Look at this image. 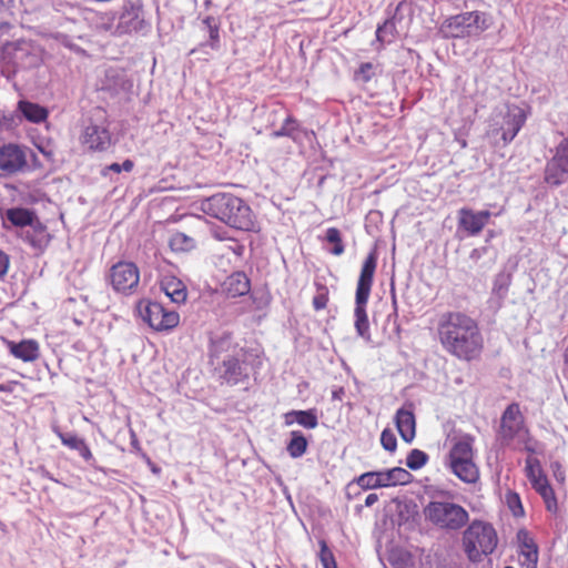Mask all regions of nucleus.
<instances>
[{"mask_svg": "<svg viewBox=\"0 0 568 568\" xmlns=\"http://www.w3.org/2000/svg\"><path fill=\"white\" fill-rule=\"evenodd\" d=\"M437 334L443 348L463 359L476 358L483 348V337L475 320L462 312H447L440 315Z\"/></svg>", "mask_w": 568, "mask_h": 568, "instance_id": "f257e3e1", "label": "nucleus"}, {"mask_svg": "<svg viewBox=\"0 0 568 568\" xmlns=\"http://www.w3.org/2000/svg\"><path fill=\"white\" fill-rule=\"evenodd\" d=\"M202 211L230 226L250 231L254 226L251 207L232 194H215L202 202Z\"/></svg>", "mask_w": 568, "mask_h": 568, "instance_id": "f03ea898", "label": "nucleus"}, {"mask_svg": "<svg viewBox=\"0 0 568 568\" xmlns=\"http://www.w3.org/2000/svg\"><path fill=\"white\" fill-rule=\"evenodd\" d=\"M529 111L518 104H504L491 113L488 121L487 136L500 135L504 145L509 144L524 126Z\"/></svg>", "mask_w": 568, "mask_h": 568, "instance_id": "7ed1b4c3", "label": "nucleus"}, {"mask_svg": "<svg viewBox=\"0 0 568 568\" xmlns=\"http://www.w3.org/2000/svg\"><path fill=\"white\" fill-rule=\"evenodd\" d=\"M498 545V536L491 524L474 520L463 534V548L467 558L479 562L485 556L493 554Z\"/></svg>", "mask_w": 568, "mask_h": 568, "instance_id": "20e7f679", "label": "nucleus"}, {"mask_svg": "<svg viewBox=\"0 0 568 568\" xmlns=\"http://www.w3.org/2000/svg\"><path fill=\"white\" fill-rule=\"evenodd\" d=\"M423 515L434 527L447 531H457L469 520L468 511L453 501H429L424 507Z\"/></svg>", "mask_w": 568, "mask_h": 568, "instance_id": "39448f33", "label": "nucleus"}, {"mask_svg": "<svg viewBox=\"0 0 568 568\" xmlns=\"http://www.w3.org/2000/svg\"><path fill=\"white\" fill-rule=\"evenodd\" d=\"M494 23L493 17L483 11H469L445 20L442 31L450 38H479Z\"/></svg>", "mask_w": 568, "mask_h": 568, "instance_id": "423d86ee", "label": "nucleus"}, {"mask_svg": "<svg viewBox=\"0 0 568 568\" xmlns=\"http://www.w3.org/2000/svg\"><path fill=\"white\" fill-rule=\"evenodd\" d=\"M473 445L474 437L464 435L454 442L448 455L450 470L467 484H475L479 479V469L474 463Z\"/></svg>", "mask_w": 568, "mask_h": 568, "instance_id": "0eeeda50", "label": "nucleus"}, {"mask_svg": "<svg viewBox=\"0 0 568 568\" xmlns=\"http://www.w3.org/2000/svg\"><path fill=\"white\" fill-rule=\"evenodd\" d=\"M498 437L504 445L517 443L524 445L526 450L535 452V448L530 445L529 432L517 403L508 405L504 410L500 418Z\"/></svg>", "mask_w": 568, "mask_h": 568, "instance_id": "6e6552de", "label": "nucleus"}, {"mask_svg": "<svg viewBox=\"0 0 568 568\" xmlns=\"http://www.w3.org/2000/svg\"><path fill=\"white\" fill-rule=\"evenodd\" d=\"M136 310L141 318L155 331H170L180 322L176 312L164 308L158 302L142 300L138 303Z\"/></svg>", "mask_w": 568, "mask_h": 568, "instance_id": "1a4fd4ad", "label": "nucleus"}, {"mask_svg": "<svg viewBox=\"0 0 568 568\" xmlns=\"http://www.w3.org/2000/svg\"><path fill=\"white\" fill-rule=\"evenodd\" d=\"M108 278L115 292L133 294L140 283V270L133 262L120 261L110 268Z\"/></svg>", "mask_w": 568, "mask_h": 568, "instance_id": "9d476101", "label": "nucleus"}, {"mask_svg": "<svg viewBox=\"0 0 568 568\" xmlns=\"http://www.w3.org/2000/svg\"><path fill=\"white\" fill-rule=\"evenodd\" d=\"M568 179V136L555 150L545 169V181L551 185H560Z\"/></svg>", "mask_w": 568, "mask_h": 568, "instance_id": "9b49d317", "label": "nucleus"}, {"mask_svg": "<svg viewBox=\"0 0 568 568\" xmlns=\"http://www.w3.org/2000/svg\"><path fill=\"white\" fill-rule=\"evenodd\" d=\"M146 27L143 11L140 6L129 3L123 7L112 36L121 37L142 31Z\"/></svg>", "mask_w": 568, "mask_h": 568, "instance_id": "f8f14e48", "label": "nucleus"}, {"mask_svg": "<svg viewBox=\"0 0 568 568\" xmlns=\"http://www.w3.org/2000/svg\"><path fill=\"white\" fill-rule=\"evenodd\" d=\"M82 143L91 151H105L112 142L106 121L91 122L81 135Z\"/></svg>", "mask_w": 568, "mask_h": 568, "instance_id": "ddd939ff", "label": "nucleus"}, {"mask_svg": "<svg viewBox=\"0 0 568 568\" xmlns=\"http://www.w3.org/2000/svg\"><path fill=\"white\" fill-rule=\"evenodd\" d=\"M244 354L237 353L236 356H229L219 368L220 378L231 385L239 384L248 377V368L245 364Z\"/></svg>", "mask_w": 568, "mask_h": 568, "instance_id": "4468645a", "label": "nucleus"}, {"mask_svg": "<svg viewBox=\"0 0 568 568\" xmlns=\"http://www.w3.org/2000/svg\"><path fill=\"white\" fill-rule=\"evenodd\" d=\"M491 216L490 211L484 210L475 212L468 207H462L458 211V226L468 235H478L488 223Z\"/></svg>", "mask_w": 568, "mask_h": 568, "instance_id": "2eb2a0df", "label": "nucleus"}, {"mask_svg": "<svg viewBox=\"0 0 568 568\" xmlns=\"http://www.w3.org/2000/svg\"><path fill=\"white\" fill-rule=\"evenodd\" d=\"M27 164L24 151L17 144L8 143L0 146V170L13 174Z\"/></svg>", "mask_w": 568, "mask_h": 568, "instance_id": "dca6fc26", "label": "nucleus"}, {"mask_svg": "<svg viewBox=\"0 0 568 568\" xmlns=\"http://www.w3.org/2000/svg\"><path fill=\"white\" fill-rule=\"evenodd\" d=\"M377 265V257L375 253L368 254L365 258L359 278L357 282L356 296L359 302H363L365 298L369 297L371 288L373 284V277Z\"/></svg>", "mask_w": 568, "mask_h": 568, "instance_id": "f3484780", "label": "nucleus"}, {"mask_svg": "<svg viewBox=\"0 0 568 568\" xmlns=\"http://www.w3.org/2000/svg\"><path fill=\"white\" fill-rule=\"evenodd\" d=\"M517 541L519 546V554L524 557V565L535 568L538 561V547L526 529H520L517 532Z\"/></svg>", "mask_w": 568, "mask_h": 568, "instance_id": "a211bd4d", "label": "nucleus"}, {"mask_svg": "<svg viewBox=\"0 0 568 568\" xmlns=\"http://www.w3.org/2000/svg\"><path fill=\"white\" fill-rule=\"evenodd\" d=\"M161 290L173 303L181 304L186 301L187 290L184 283L174 275H163L160 281Z\"/></svg>", "mask_w": 568, "mask_h": 568, "instance_id": "6ab92c4d", "label": "nucleus"}, {"mask_svg": "<svg viewBox=\"0 0 568 568\" xmlns=\"http://www.w3.org/2000/svg\"><path fill=\"white\" fill-rule=\"evenodd\" d=\"M395 423L400 437L406 443H410L416 434V422L413 410L399 408L395 416Z\"/></svg>", "mask_w": 568, "mask_h": 568, "instance_id": "aec40b11", "label": "nucleus"}, {"mask_svg": "<svg viewBox=\"0 0 568 568\" xmlns=\"http://www.w3.org/2000/svg\"><path fill=\"white\" fill-rule=\"evenodd\" d=\"M285 426L298 424L304 428L314 429L318 425V418L314 409L291 410L284 414Z\"/></svg>", "mask_w": 568, "mask_h": 568, "instance_id": "412c9836", "label": "nucleus"}, {"mask_svg": "<svg viewBox=\"0 0 568 568\" xmlns=\"http://www.w3.org/2000/svg\"><path fill=\"white\" fill-rule=\"evenodd\" d=\"M250 280L243 272L231 274L224 282V291L231 297L245 295L250 292Z\"/></svg>", "mask_w": 568, "mask_h": 568, "instance_id": "4be33fe9", "label": "nucleus"}, {"mask_svg": "<svg viewBox=\"0 0 568 568\" xmlns=\"http://www.w3.org/2000/svg\"><path fill=\"white\" fill-rule=\"evenodd\" d=\"M368 298H365L363 302H359L357 297H355V328L357 334L366 341L371 339L369 334V323L366 314V304Z\"/></svg>", "mask_w": 568, "mask_h": 568, "instance_id": "5701e85b", "label": "nucleus"}, {"mask_svg": "<svg viewBox=\"0 0 568 568\" xmlns=\"http://www.w3.org/2000/svg\"><path fill=\"white\" fill-rule=\"evenodd\" d=\"M10 352L17 358H20L24 362H32L39 356V346L37 342L28 339L18 344L12 343L10 345Z\"/></svg>", "mask_w": 568, "mask_h": 568, "instance_id": "b1692460", "label": "nucleus"}, {"mask_svg": "<svg viewBox=\"0 0 568 568\" xmlns=\"http://www.w3.org/2000/svg\"><path fill=\"white\" fill-rule=\"evenodd\" d=\"M18 111L23 118L33 123H40L48 118V111L43 106L29 101H19Z\"/></svg>", "mask_w": 568, "mask_h": 568, "instance_id": "393cba45", "label": "nucleus"}, {"mask_svg": "<svg viewBox=\"0 0 568 568\" xmlns=\"http://www.w3.org/2000/svg\"><path fill=\"white\" fill-rule=\"evenodd\" d=\"M384 479L386 483V487H392L396 485H407L412 481V474L402 468V467H394L390 469L383 470Z\"/></svg>", "mask_w": 568, "mask_h": 568, "instance_id": "a878e982", "label": "nucleus"}, {"mask_svg": "<svg viewBox=\"0 0 568 568\" xmlns=\"http://www.w3.org/2000/svg\"><path fill=\"white\" fill-rule=\"evenodd\" d=\"M307 439L298 432H291V439L286 445V450L292 458H298L303 456L307 449Z\"/></svg>", "mask_w": 568, "mask_h": 568, "instance_id": "bb28decb", "label": "nucleus"}, {"mask_svg": "<svg viewBox=\"0 0 568 568\" xmlns=\"http://www.w3.org/2000/svg\"><path fill=\"white\" fill-rule=\"evenodd\" d=\"M356 483L363 489L386 487L383 470L364 473L356 479Z\"/></svg>", "mask_w": 568, "mask_h": 568, "instance_id": "cd10ccee", "label": "nucleus"}, {"mask_svg": "<svg viewBox=\"0 0 568 568\" xmlns=\"http://www.w3.org/2000/svg\"><path fill=\"white\" fill-rule=\"evenodd\" d=\"M169 245L174 252H189L194 248L195 241L182 232H176L171 235Z\"/></svg>", "mask_w": 568, "mask_h": 568, "instance_id": "c85d7f7f", "label": "nucleus"}, {"mask_svg": "<svg viewBox=\"0 0 568 568\" xmlns=\"http://www.w3.org/2000/svg\"><path fill=\"white\" fill-rule=\"evenodd\" d=\"M298 134H300V130H298V125H297L296 121L294 119H292L291 116H287L285 119L283 125L281 126V129L273 131L271 133V136L272 138L288 136V138L293 139L294 141H297Z\"/></svg>", "mask_w": 568, "mask_h": 568, "instance_id": "c756f323", "label": "nucleus"}, {"mask_svg": "<svg viewBox=\"0 0 568 568\" xmlns=\"http://www.w3.org/2000/svg\"><path fill=\"white\" fill-rule=\"evenodd\" d=\"M7 217L17 226L30 225L33 222V214L26 209H12L7 213Z\"/></svg>", "mask_w": 568, "mask_h": 568, "instance_id": "7c9ffc66", "label": "nucleus"}, {"mask_svg": "<svg viewBox=\"0 0 568 568\" xmlns=\"http://www.w3.org/2000/svg\"><path fill=\"white\" fill-rule=\"evenodd\" d=\"M525 474L529 481H532L535 479H539L542 476H545L540 462L536 457H527L526 465H525Z\"/></svg>", "mask_w": 568, "mask_h": 568, "instance_id": "2f4dec72", "label": "nucleus"}, {"mask_svg": "<svg viewBox=\"0 0 568 568\" xmlns=\"http://www.w3.org/2000/svg\"><path fill=\"white\" fill-rule=\"evenodd\" d=\"M326 241L334 244L331 253L334 255H342L344 253V245L342 243L341 232L336 227H329L326 231Z\"/></svg>", "mask_w": 568, "mask_h": 568, "instance_id": "473e14b6", "label": "nucleus"}, {"mask_svg": "<svg viewBox=\"0 0 568 568\" xmlns=\"http://www.w3.org/2000/svg\"><path fill=\"white\" fill-rule=\"evenodd\" d=\"M428 460V456L419 450V449H413L407 458H406V465L408 468L413 470H417L422 468Z\"/></svg>", "mask_w": 568, "mask_h": 568, "instance_id": "72a5a7b5", "label": "nucleus"}, {"mask_svg": "<svg viewBox=\"0 0 568 568\" xmlns=\"http://www.w3.org/2000/svg\"><path fill=\"white\" fill-rule=\"evenodd\" d=\"M510 285V276L505 273H499L494 281L493 292L498 295L500 298L505 297L508 287Z\"/></svg>", "mask_w": 568, "mask_h": 568, "instance_id": "f704fd0d", "label": "nucleus"}, {"mask_svg": "<svg viewBox=\"0 0 568 568\" xmlns=\"http://www.w3.org/2000/svg\"><path fill=\"white\" fill-rule=\"evenodd\" d=\"M395 22L394 20H387L383 26L376 30V37L381 42H392L394 39Z\"/></svg>", "mask_w": 568, "mask_h": 568, "instance_id": "c9c22d12", "label": "nucleus"}, {"mask_svg": "<svg viewBox=\"0 0 568 568\" xmlns=\"http://www.w3.org/2000/svg\"><path fill=\"white\" fill-rule=\"evenodd\" d=\"M539 495L541 496L545 503L546 509L549 513L556 514L558 511V503L552 487L549 486L544 488V490H541Z\"/></svg>", "mask_w": 568, "mask_h": 568, "instance_id": "e433bc0d", "label": "nucleus"}, {"mask_svg": "<svg viewBox=\"0 0 568 568\" xmlns=\"http://www.w3.org/2000/svg\"><path fill=\"white\" fill-rule=\"evenodd\" d=\"M506 503L510 511L515 517L524 515V507L521 505L520 497L517 493L509 491L506 494Z\"/></svg>", "mask_w": 568, "mask_h": 568, "instance_id": "4c0bfd02", "label": "nucleus"}, {"mask_svg": "<svg viewBox=\"0 0 568 568\" xmlns=\"http://www.w3.org/2000/svg\"><path fill=\"white\" fill-rule=\"evenodd\" d=\"M57 435L59 436L64 446L73 450H79L84 443L83 438H80L71 433L57 432Z\"/></svg>", "mask_w": 568, "mask_h": 568, "instance_id": "58836bf2", "label": "nucleus"}, {"mask_svg": "<svg viewBox=\"0 0 568 568\" xmlns=\"http://www.w3.org/2000/svg\"><path fill=\"white\" fill-rule=\"evenodd\" d=\"M203 23L206 26V30L210 37V45L212 49H217L219 47V27L214 23V19L207 17L203 20Z\"/></svg>", "mask_w": 568, "mask_h": 568, "instance_id": "ea45409f", "label": "nucleus"}, {"mask_svg": "<svg viewBox=\"0 0 568 568\" xmlns=\"http://www.w3.org/2000/svg\"><path fill=\"white\" fill-rule=\"evenodd\" d=\"M320 560L324 568H337L333 552L323 540L321 541Z\"/></svg>", "mask_w": 568, "mask_h": 568, "instance_id": "a19ab883", "label": "nucleus"}, {"mask_svg": "<svg viewBox=\"0 0 568 568\" xmlns=\"http://www.w3.org/2000/svg\"><path fill=\"white\" fill-rule=\"evenodd\" d=\"M328 302V290L324 285H317L316 295L313 297V306L316 311L326 307Z\"/></svg>", "mask_w": 568, "mask_h": 568, "instance_id": "79ce46f5", "label": "nucleus"}, {"mask_svg": "<svg viewBox=\"0 0 568 568\" xmlns=\"http://www.w3.org/2000/svg\"><path fill=\"white\" fill-rule=\"evenodd\" d=\"M374 77V65L371 62L362 63L355 72V80L366 83Z\"/></svg>", "mask_w": 568, "mask_h": 568, "instance_id": "37998d69", "label": "nucleus"}, {"mask_svg": "<svg viewBox=\"0 0 568 568\" xmlns=\"http://www.w3.org/2000/svg\"><path fill=\"white\" fill-rule=\"evenodd\" d=\"M381 443H382V446L388 452H394L397 446L396 437H395L394 433L389 429L383 430V433L381 435Z\"/></svg>", "mask_w": 568, "mask_h": 568, "instance_id": "c03bdc74", "label": "nucleus"}, {"mask_svg": "<svg viewBox=\"0 0 568 568\" xmlns=\"http://www.w3.org/2000/svg\"><path fill=\"white\" fill-rule=\"evenodd\" d=\"M21 121V118L19 115L9 113V114H2L0 118V126L6 130L14 129L19 125Z\"/></svg>", "mask_w": 568, "mask_h": 568, "instance_id": "a18cd8bd", "label": "nucleus"}, {"mask_svg": "<svg viewBox=\"0 0 568 568\" xmlns=\"http://www.w3.org/2000/svg\"><path fill=\"white\" fill-rule=\"evenodd\" d=\"M101 22L99 23V28L110 32L112 34V31H114L115 26H113V21L115 20V14L113 12H106L103 13L101 17Z\"/></svg>", "mask_w": 568, "mask_h": 568, "instance_id": "49530a36", "label": "nucleus"}, {"mask_svg": "<svg viewBox=\"0 0 568 568\" xmlns=\"http://www.w3.org/2000/svg\"><path fill=\"white\" fill-rule=\"evenodd\" d=\"M550 468L556 480L558 483H564L566 479V473L562 465L559 462H552Z\"/></svg>", "mask_w": 568, "mask_h": 568, "instance_id": "de8ad7c7", "label": "nucleus"}, {"mask_svg": "<svg viewBox=\"0 0 568 568\" xmlns=\"http://www.w3.org/2000/svg\"><path fill=\"white\" fill-rule=\"evenodd\" d=\"M55 39L59 41L60 44L70 50L75 52L80 51V49L71 41V39L68 36L59 34L55 37Z\"/></svg>", "mask_w": 568, "mask_h": 568, "instance_id": "09e8293b", "label": "nucleus"}, {"mask_svg": "<svg viewBox=\"0 0 568 568\" xmlns=\"http://www.w3.org/2000/svg\"><path fill=\"white\" fill-rule=\"evenodd\" d=\"M532 488L539 494L544 488L549 487V481L546 476H542L539 479H535L530 481Z\"/></svg>", "mask_w": 568, "mask_h": 568, "instance_id": "8fccbe9b", "label": "nucleus"}, {"mask_svg": "<svg viewBox=\"0 0 568 568\" xmlns=\"http://www.w3.org/2000/svg\"><path fill=\"white\" fill-rule=\"evenodd\" d=\"M9 268V256L0 251V278L4 276Z\"/></svg>", "mask_w": 568, "mask_h": 568, "instance_id": "3c124183", "label": "nucleus"}, {"mask_svg": "<svg viewBox=\"0 0 568 568\" xmlns=\"http://www.w3.org/2000/svg\"><path fill=\"white\" fill-rule=\"evenodd\" d=\"M14 0H0V14L11 11Z\"/></svg>", "mask_w": 568, "mask_h": 568, "instance_id": "603ef678", "label": "nucleus"}, {"mask_svg": "<svg viewBox=\"0 0 568 568\" xmlns=\"http://www.w3.org/2000/svg\"><path fill=\"white\" fill-rule=\"evenodd\" d=\"M82 458H84L85 460H90L93 458V455L89 448V446L85 444V442L83 443V445L81 446V448L79 450H77Z\"/></svg>", "mask_w": 568, "mask_h": 568, "instance_id": "864d4df0", "label": "nucleus"}, {"mask_svg": "<svg viewBox=\"0 0 568 568\" xmlns=\"http://www.w3.org/2000/svg\"><path fill=\"white\" fill-rule=\"evenodd\" d=\"M377 500H378V496L376 494H369V495H367V497L365 499V506L371 507L375 503H377Z\"/></svg>", "mask_w": 568, "mask_h": 568, "instance_id": "5fc2aeb1", "label": "nucleus"}, {"mask_svg": "<svg viewBox=\"0 0 568 568\" xmlns=\"http://www.w3.org/2000/svg\"><path fill=\"white\" fill-rule=\"evenodd\" d=\"M229 339H230V336H225V337H222V338H221V339H219V341H215V342L213 343L214 352H216V349H217L219 347H222L224 344H226V343L229 342Z\"/></svg>", "mask_w": 568, "mask_h": 568, "instance_id": "6e6d98bb", "label": "nucleus"}, {"mask_svg": "<svg viewBox=\"0 0 568 568\" xmlns=\"http://www.w3.org/2000/svg\"><path fill=\"white\" fill-rule=\"evenodd\" d=\"M121 165V170L130 172L133 169V162L131 160H125Z\"/></svg>", "mask_w": 568, "mask_h": 568, "instance_id": "4d7b16f0", "label": "nucleus"}, {"mask_svg": "<svg viewBox=\"0 0 568 568\" xmlns=\"http://www.w3.org/2000/svg\"><path fill=\"white\" fill-rule=\"evenodd\" d=\"M108 170L113 171L115 173H120L122 171L121 165L119 163H112L110 166H108Z\"/></svg>", "mask_w": 568, "mask_h": 568, "instance_id": "13d9d810", "label": "nucleus"}, {"mask_svg": "<svg viewBox=\"0 0 568 568\" xmlns=\"http://www.w3.org/2000/svg\"><path fill=\"white\" fill-rule=\"evenodd\" d=\"M479 256H480L479 250H477V248L473 250L470 257L478 258Z\"/></svg>", "mask_w": 568, "mask_h": 568, "instance_id": "bf43d9fd", "label": "nucleus"}, {"mask_svg": "<svg viewBox=\"0 0 568 568\" xmlns=\"http://www.w3.org/2000/svg\"><path fill=\"white\" fill-rule=\"evenodd\" d=\"M564 364L568 367V347L564 352Z\"/></svg>", "mask_w": 568, "mask_h": 568, "instance_id": "052dcab7", "label": "nucleus"}, {"mask_svg": "<svg viewBox=\"0 0 568 568\" xmlns=\"http://www.w3.org/2000/svg\"><path fill=\"white\" fill-rule=\"evenodd\" d=\"M0 390L1 392H7L8 390V387L3 384H0Z\"/></svg>", "mask_w": 568, "mask_h": 568, "instance_id": "680f3d73", "label": "nucleus"}, {"mask_svg": "<svg viewBox=\"0 0 568 568\" xmlns=\"http://www.w3.org/2000/svg\"><path fill=\"white\" fill-rule=\"evenodd\" d=\"M505 568H514V567H511V566H506Z\"/></svg>", "mask_w": 568, "mask_h": 568, "instance_id": "e2e57ef3", "label": "nucleus"}]
</instances>
